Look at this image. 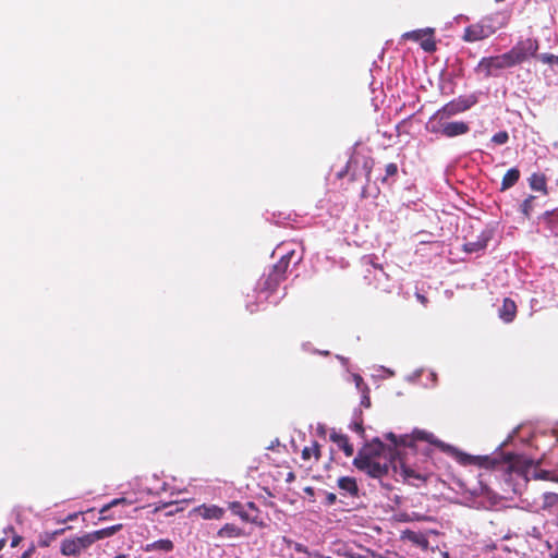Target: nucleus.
Here are the masks:
<instances>
[{
  "instance_id": "39",
  "label": "nucleus",
  "mask_w": 558,
  "mask_h": 558,
  "mask_svg": "<svg viewBox=\"0 0 558 558\" xmlns=\"http://www.w3.org/2000/svg\"><path fill=\"white\" fill-rule=\"evenodd\" d=\"M69 529H71V527H70V526H68V527L59 529V530H56V531H53V532H51V533H52V535H53V536H54V538H56L57 536H59V535L63 534V533H64L66 530H69Z\"/></svg>"
},
{
  "instance_id": "38",
  "label": "nucleus",
  "mask_w": 558,
  "mask_h": 558,
  "mask_svg": "<svg viewBox=\"0 0 558 558\" xmlns=\"http://www.w3.org/2000/svg\"><path fill=\"white\" fill-rule=\"evenodd\" d=\"M21 541V536L14 535L11 541V547H16Z\"/></svg>"
},
{
  "instance_id": "10",
  "label": "nucleus",
  "mask_w": 558,
  "mask_h": 558,
  "mask_svg": "<svg viewBox=\"0 0 558 558\" xmlns=\"http://www.w3.org/2000/svg\"><path fill=\"white\" fill-rule=\"evenodd\" d=\"M493 35V28L487 26L486 23L481 20L480 22L468 26L464 29L463 40L466 43H475L483 40Z\"/></svg>"
},
{
  "instance_id": "4",
  "label": "nucleus",
  "mask_w": 558,
  "mask_h": 558,
  "mask_svg": "<svg viewBox=\"0 0 558 558\" xmlns=\"http://www.w3.org/2000/svg\"><path fill=\"white\" fill-rule=\"evenodd\" d=\"M505 461L508 463L511 471L521 474L526 481H530L531 478H547L548 473L546 471L539 470L538 464L525 456L508 453L505 457Z\"/></svg>"
},
{
  "instance_id": "33",
  "label": "nucleus",
  "mask_w": 558,
  "mask_h": 558,
  "mask_svg": "<svg viewBox=\"0 0 558 558\" xmlns=\"http://www.w3.org/2000/svg\"><path fill=\"white\" fill-rule=\"evenodd\" d=\"M361 404L364 405L365 408H368L371 405L369 389H368V387H364L363 390H362Z\"/></svg>"
},
{
  "instance_id": "52",
  "label": "nucleus",
  "mask_w": 558,
  "mask_h": 558,
  "mask_svg": "<svg viewBox=\"0 0 558 558\" xmlns=\"http://www.w3.org/2000/svg\"><path fill=\"white\" fill-rule=\"evenodd\" d=\"M288 478H289V480H290V478H293V474H292V473H290V474L288 475Z\"/></svg>"
},
{
  "instance_id": "50",
  "label": "nucleus",
  "mask_w": 558,
  "mask_h": 558,
  "mask_svg": "<svg viewBox=\"0 0 558 558\" xmlns=\"http://www.w3.org/2000/svg\"><path fill=\"white\" fill-rule=\"evenodd\" d=\"M1 543H2V547H3L4 543H5V538L4 537H2Z\"/></svg>"
},
{
  "instance_id": "8",
  "label": "nucleus",
  "mask_w": 558,
  "mask_h": 558,
  "mask_svg": "<svg viewBox=\"0 0 558 558\" xmlns=\"http://www.w3.org/2000/svg\"><path fill=\"white\" fill-rule=\"evenodd\" d=\"M477 102V98L474 95L459 97L446 104L442 108L437 110L435 113H439L442 117H452L460 112L466 111Z\"/></svg>"
},
{
  "instance_id": "15",
  "label": "nucleus",
  "mask_w": 558,
  "mask_h": 558,
  "mask_svg": "<svg viewBox=\"0 0 558 558\" xmlns=\"http://www.w3.org/2000/svg\"><path fill=\"white\" fill-rule=\"evenodd\" d=\"M330 439L337 444V446L344 452L347 457H351L354 453L353 446L349 442V439L345 435L332 433L330 435Z\"/></svg>"
},
{
  "instance_id": "37",
  "label": "nucleus",
  "mask_w": 558,
  "mask_h": 558,
  "mask_svg": "<svg viewBox=\"0 0 558 558\" xmlns=\"http://www.w3.org/2000/svg\"><path fill=\"white\" fill-rule=\"evenodd\" d=\"M337 500V496L333 493H327L326 494V504L327 505H333Z\"/></svg>"
},
{
  "instance_id": "51",
  "label": "nucleus",
  "mask_w": 558,
  "mask_h": 558,
  "mask_svg": "<svg viewBox=\"0 0 558 558\" xmlns=\"http://www.w3.org/2000/svg\"><path fill=\"white\" fill-rule=\"evenodd\" d=\"M430 376L433 377V379L436 378V374L435 373H430Z\"/></svg>"
},
{
  "instance_id": "11",
  "label": "nucleus",
  "mask_w": 558,
  "mask_h": 558,
  "mask_svg": "<svg viewBox=\"0 0 558 558\" xmlns=\"http://www.w3.org/2000/svg\"><path fill=\"white\" fill-rule=\"evenodd\" d=\"M226 513V510L216 505H206L195 507L191 514H197L204 520H221Z\"/></svg>"
},
{
  "instance_id": "13",
  "label": "nucleus",
  "mask_w": 558,
  "mask_h": 558,
  "mask_svg": "<svg viewBox=\"0 0 558 558\" xmlns=\"http://www.w3.org/2000/svg\"><path fill=\"white\" fill-rule=\"evenodd\" d=\"M539 222L546 226L551 235L558 236V209L546 211L539 217Z\"/></svg>"
},
{
  "instance_id": "36",
  "label": "nucleus",
  "mask_w": 558,
  "mask_h": 558,
  "mask_svg": "<svg viewBox=\"0 0 558 558\" xmlns=\"http://www.w3.org/2000/svg\"><path fill=\"white\" fill-rule=\"evenodd\" d=\"M529 535L534 537V538H537L539 539L542 537V532L541 530L537 527V526H533L530 531H529Z\"/></svg>"
},
{
  "instance_id": "28",
  "label": "nucleus",
  "mask_w": 558,
  "mask_h": 558,
  "mask_svg": "<svg viewBox=\"0 0 558 558\" xmlns=\"http://www.w3.org/2000/svg\"><path fill=\"white\" fill-rule=\"evenodd\" d=\"M284 542H286L290 547H292L295 551H298V553H303V554H305V555H307V554H308V549H307V547H306V546H304L303 544H301V543H296V542H292V541L287 539V538H284Z\"/></svg>"
},
{
  "instance_id": "1",
  "label": "nucleus",
  "mask_w": 558,
  "mask_h": 558,
  "mask_svg": "<svg viewBox=\"0 0 558 558\" xmlns=\"http://www.w3.org/2000/svg\"><path fill=\"white\" fill-rule=\"evenodd\" d=\"M395 452L378 439L366 445L354 458L353 464L372 477L380 478L388 473Z\"/></svg>"
},
{
  "instance_id": "29",
  "label": "nucleus",
  "mask_w": 558,
  "mask_h": 558,
  "mask_svg": "<svg viewBox=\"0 0 558 558\" xmlns=\"http://www.w3.org/2000/svg\"><path fill=\"white\" fill-rule=\"evenodd\" d=\"M415 438L421 439V440H426L430 444H439L438 441L435 440L433 434H429V433H426L423 430L415 432Z\"/></svg>"
},
{
  "instance_id": "40",
  "label": "nucleus",
  "mask_w": 558,
  "mask_h": 558,
  "mask_svg": "<svg viewBox=\"0 0 558 558\" xmlns=\"http://www.w3.org/2000/svg\"><path fill=\"white\" fill-rule=\"evenodd\" d=\"M353 429L359 433V434H363L364 429H363V426L361 423H354L353 424Z\"/></svg>"
},
{
  "instance_id": "53",
  "label": "nucleus",
  "mask_w": 558,
  "mask_h": 558,
  "mask_svg": "<svg viewBox=\"0 0 558 558\" xmlns=\"http://www.w3.org/2000/svg\"><path fill=\"white\" fill-rule=\"evenodd\" d=\"M323 558H331V557H329V556H324Z\"/></svg>"
},
{
  "instance_id": "30",
  "label": "nucleus",
  "mask_w": 558,
  "mask_h": 558,
  "mask_svg": "<svg viewBox=\"0 0 558 558\" xmlns=\"http://www.w3.org/2000/svg\"><path fill=\"white\" fill-rule=\"evenodd\" d=\"M54 539L56 538L52 535V533H45L44 535L40 536L39 544L43 547H48Z\"/></svg>"
},
{
  "instance_id": "18",
  "label": "nucleus",
  "mask_w": 558,
  "mask_h": 558,
  "mask_svg": "<svg viewBox=\"0 0 558 558\" xmlns=\"http://www.w3.org/2000/svg\"><path fill=\"white\" fill-rule=\"evenodd\" d=\"M520 179V171L518 168L509 169L502 178L501 181V191H506L512 187Z\"/></svg>"
},
{
  "instance_id": "46",
  "label": "nucleus",
  "mask_w": 558,
  "mask_h": 558,
  "mask_svg": "<svg viewBox=\"0 0 558 558\" xmlns=\"http://www.w3.org/2000/svg\"><path fill=\"white\" fill-rule=\"evenodd\" d=\"M114 558H129L126 555H118Z\"/></svg>"
},
{
  "instance_id": "21",
  "label": "nucleus",
  "mask_w": 558,
  "mask_h": 558,
  "mask_svg": "<svg viewBox=\"0 0 558 558\" xmlns=\"http://www.w3.org/2000/svg\"><path fill=\"white\" fill-rule=\"evenodd\" d=\"M401 475L408 482H411V481L424 482L426 480L423 474L414 471L413 469H411L410 466H408L405 464L401 465Z\"/></svg>"
},
{
  "instance_id": "35",
  "label": "nucleus",
  "mask_w": 558,
  "mask_h": 558,
  "mask_svg": "<svg viewBox=\"0 0 558 558\" xmlns=\"http://www.w3.org/2000/svg\"><path fill=\"white\" fill-rule=\"evenodd\" d=\"M131 504H132V501H130V500H128L126 498H123V497L116 498V499L110 501V506H113V507L119 506V505H131Z\"/></svg>"
},
{
  "instance_id": "9",
  "label": "nucleus",
  "mask_w": 558,
  "mask_h": 558,
  "mask_svg": "<svg viewBox=\"0 0 558 558\" xmlns=\"http://www.w3.org/2000/svg\"><path fill=\"white\" fill-rule=\"evenodd\" d=\"M434 34L433 28H424V29H415L403 34L404 39H411L414 41H421V47L426 52H433L436 49V44L432 38V35Z\"/></svg>"
},
{
  "instance_id": "43",
  "label": "nucleus",
  "mask_w": 558,
  "mask_h": 558,
  "mask_svg": "<svg viewBox=\"0 0 558 558\" xmlns=\"http://www.w3.org/2000/svg\"><path fill=\"white\" fill-rule=\"evenodd\" d=\"M111 508H113V506H110V502L105 505L101 509H100V514H105L107 511H109Z\"/></svg>"
},
{
  "instance_id": "12",
  "label": "nucleus",
  "mask_w": 558,
  "mask_h": 558,
  "mask_svg": "<svg viewBox=\"0 0 558 558\" xmlns=\"http://www.w3.org/2000/svg\"><path fill=\"white\" fill-rule=\"evenodd\" d=\"M510 17H511L510 12L501 11V12H496L494 14L487 15V16L483 17L482 20L484 23H486L487 26L493 28V34H494L496 31L505 27L509 23Z\"/></svg>"
},
{
  "instance_id": "25",
  "label": "nucleus",
  "mask_w": 558,
  "mask_h": 558,
  "mask_svg": "<svg viewBox=\"0 0 558 558\" xmlns=\"http://www.w3.org/2000/svg\"><path fill=\"white\" fill-rule=\"evenodd\" d=\"M312 456H315L316 459L320 456L318 445L316 442H314L312 447H305L302 450V458L304 460H308Z\"/></svg>"
},
{
  "instance_id": "42",
  "label": "nucleus",
  "mask_w": 558,
  "mask_h": 558,
  "mask_svg": "<svg viewBox=\"0 0 558 558\" xmlns=\"http://www.w3.org/2000/svg\"><path fill=\"white\" fill-rule=\"evenodd\" d=\"M551 558H558V542L555 544L553 551L550 553Z\"/></svg>"
},
{
  "instance_id": "19",
  "label": "nucleus",
  "mask_w": 558,
  "mask_h": 558,
  "mask_svg": "<svg viewBox=\"0 0 558 558\" xmlns=\"http://www.w3.org/2000/svg\"><path fill=\"white\" fill-rule=\"evenodd\" d=\"M220 538H236L242 536V530L234 524L227 523L218 532Z\"/></svg>"
},
{
  "instance_id": "5",
  "label": "nucleus",
  "mask_w": 558,
  "mask_h": 558,
  "mask_svg": "<svg viewBox=\"0 0 558 558\" xmlns=\"http://www.w3.org/2000/svg\"><path fill=\"white\" fill-rule=\"evenodd\" d=\"M293 256V252L287 253L281 256L280 260L274 265L271 272L266 277L262 278L258 282L259 298L267 300L269 292L274 291L286 272L289 260Z\"/></svg>"
},
{
  "instance_id": "45",
  "label": "nucleus",
  "mask_w": 558,
  "mask_h": 558,
  "mask_svg": "<svg viewBox=\"0 0 558 558\" xmlns=\"http://www.w3.org/2000/svg\"><path fill=\"white\" fill-rule=\"evenodd\" d=\"M417 300H418L421 303H423V304H425V303H426V301H427V300H426V298H425L424 295H422V294H417Z\"/></svg>"
},
{
  "instance_id": "49",
  "label": "nucleus",
  "mask_w": 558,
  "mask_h": 558,
  "mask_svg": "<svg viewBox=\"0 0 558 558\" xmlns=\"http://www.w3.org/2000/svg\"><path fill=\"white\" fill-rule=\"evenodd\" d=\"M305 492H307V493H311V494H312V493H313V488L307 487V488L305 489Z\"/></svg>"
},
{
  "instance_id": "16",
  "label": "nucleus",
  "mask_w": 558,
  "mask_h": 558,
  "mask_svg": "<svg viewBox=\"0 0 558 558\" xmlns=\"http://www.w3.org/2000/svg\"><path fill=\"white\" fill-rule=\"evenodd\" d=\"M338 487L350 496H356L359 488L354 477L342 476L338 480Z\"/></svg>"
},
{
  "instance_id": "24",
  "label": "nucleus",
  "mask_w": 558,
  "mask_h": 558,
  "mask_svg": "<svg viewBox=\"0 0 558 558\" xmlns=\"http://www.w3.org/2000/svg\"><path fill=\"white\" fill-rule=\"evenodd\" d=\"M534 201H535V196L531 195L527 198H525L523 201V203L521 204V211L523 213L524 216L529 217L531 215V213L533 211Z\"/></svg>"
},
{
  "instance_id": "2",
  "label": "nucleus",
  "mask_w": 558,
  "mask_h": 558,
  "mask_svg": "<svg viewBox=\"0 0 558 558\" xmlns=\"http://www.w3.org/2000/svg\"><path fill=\"white\" fill-rule=\"evenodd\" d=\"M122 529V524H116L101 530L85 533L81 536L65 538L61 542L60 553L65 557H78L97 541L110 537Z\"/></svg>"
},
{
  "instance_id": "48",
  "label": "nucleus",
  "mask_w": 558,
  "mask_h": 558,
  "mask_svg": "<svg viewBox=\"0 0 558 558\" xmlns=\"http://www.w3.org/2000/svg\"><path fill=\"white\" fill-rule=\"evenodd\" d=\"M400 444L405 445L407 444V438H402Z\"/></svg>"
},
{
  "instance_id": "47",
  "label": "nucleus",
  "mask_w": 558,
  "mask_h": 558,
  "mask_svg": "<svg viewBox=\"0 0 558 558\" xmlns=\"http://www.w3.org/2000/svg\"><path fill=\"white\" fill-rule=\"evenodd\" d=\"M13 533V530L12 529H9V530H4V534L7 535L8 533Z\"/></svg>"
},
{
  "instance_id": "41",
  "label": "nucleus",
  "mask_w": 558,
  "mask_h": 558,
  "mask_svg": "<svg viewBox=\"0 0 558 558\" xmlns=\"http://www.w3.org/2000/svg\"><path fill=\"white\" fill-rule=\"evenodd\" d=\"M387 438H388V439H389V440H390L395 446H397V445H398L397 437H396V435H395V434H392V433L387 434Z\"/></svg>"
},
{
  "instance_id": "17",
  "label": "nucleus",
  "mask_w": 558,
  "mask_h": 558,
  "mask_svg": "<svg viewBox=\"0 0 558 558\" xmlns=\"http://www.w3.org/2000/svg\"><path fill=\"white\" fill-rule=\"evenodd\" d=\"M402 538L408 539L422 548H427V546H428V539L426 538V536L424 534L417 533V532H414L411 530L404 531L402 533Z\"/></svg>"
},
{
  "instance_id": "20",
  "label": "nucleus",
  "mask_w": 558,
  "mask_h": 558,
  "mask_svg": "<svg viewBox=\"0 0 558 558\" xmlns=\"http://www.w3.org/2000/svg\"><path fill=\"white\" fill-rule=\"evenodd\" d=\"M173 549V543L170 539H158L156 542L149 543L144 547V550L149 553L154 550L160 551H171Z\"/></svg>"
},
{
  "instance_id": "23",
  "label": "nucleus",
  "mask_w": 558,
  "mask_h": 558,
  "mask_svg": "<svg viewBox=\"0 0 558 558\" xmlns=\"http://www.w3.org/2000/svg\"><path fill=\"white\" fill-rule=\"evenodd\" d=\"M532 190L546 192V182L543 177L533 174L530 180Z\"/></svg>"
},
{
  "instance_id": "22",
  "label": "nucleus",
  "mask_w": 558,
  "mask_h": 558,
  "mask_svg": "<svg viewBox=\"0 0 558 558\" xmlns=\"http://www.w3.org/2000/svg\"><path fill=\"white\" fill-rule=\"evenodd\" d=\"M488 238L484 236L477 241H470L464 244V251L468 253H476L484 250L487 246Z\"/></svg>"
},
{
  "instance_id": "6",
  "label": "nucleus",
  "mask_w": 558,
  "mask_h": 558,
  "mask_svg": "<svg viewBox=\"0 0 558 558\" xmlns=\"http://www.w3.org/2000/svg\"><path fill=\"white\" fill-rule=\"evenodd\" d=\"M538 50V40L535 38H525L519 40L509 51L508 59L512 66L519 65L536 56Z\"/></svg>"
},
{
  "instance_id": "34",
  "label": "nucleus",
  "mask_w": 558,
  "mask_h": 558,
  "mask_svg": "<svg viewBox=\"0 0 558 558\" xmlns=\"http://www.w3.org/2000/svg\"><path fill=\"white\" fill-rule=\"evenodd\" d=\"M385 171H386V178H385L384 180H386L388 177H392V175L397 174V172H398V167H397V165H396V163H392V162H391V163H388V165L386 166Z\"/></svg>"
},
{
  "instance_id": "7",
  "label": "nucleus",
  "mask_w": 558,
  "mask_h": 558,
  "mask_svg": "<svg viewBox=\"0 0 558 558\" xmlns=\"http://www.w3.org/2000/svg\"><path fill=\"white\" fill-rule=\"evenodd\" d=\"M512 68L510 60L508 59L507 53H502L494 57H485L482 58L478 62L475 71L478 73H483L486 77L496 76L497 71Z\"/></svg>"
},
{
  "instance_id": "31",
  "label": "nucleus",
  "mask_w": 558,
  "mask_h": 558,
  "mask_svg": "<svg viewBox=\"0 0 558 558\" xmlns=\"http://www.w3.org/2000/svg\"><path fill=\"white\" fill-rule=\"evenodd\" d=\"M351 377H352V379H353V381L355 384L356 389L362 393L363 388L367 387L364 384L363 378L359 374H352Z\"/></svg>"
},
{
  "instance_id": "26",
  "label": "nucleus",
  "mask_w": 558,
  "mask_h": 558,
  "mask_svg": "<svg viewBox=\"0 0 558 558\" xmlns=\"http://www.w3.org/2000/svg\"><path fill=\"white\" fill-rule=\"evenodd\" d=\"M509 141V134L506 131H500L493 135L492 142L496 145H504Z\"/></svg>"
},
{
  "instance_id": "3",
  "label": "nucleus",
  "mask_w": 558,
  "mask_h": 558,
  "mask_svg": "<svg viewBox=\"0 0 558 558\" xmlns=\"http://www.w3.org/2000/svg\"><path fill=\"white\" fill-rule=\"evenodd\" d=\"M451 117L434 113L426 123V130L436 135L454 137L469 132V125L463 121H449Z\"/></svg>"
},
{
  "instance_id": "44",
  "label": "nucleus",
  "mask_w": 558,
  "mask_h": 558,
  "mask_svg": "<svg viewBox=\"0 0 558 558\" xmlns=\"http://www.w3.org/2000/svg\"><path fill=\"white\" fill-rule=\"evenodd\" d=\"M307 556L308 557H314V558H323L324 557V555H322V554H319L317 551H314V553L308 551Z\"/></svg>"
},
{
  "instance_id": "32",
  "label": "nucleus",
  "mask_w": 558,
  "mask_h": 558,
  "mask_svg": "<svg viewBox=\"0 0 558 558\" xmlns=\"http://www.w3.org/2000/svg\"><path fill=\"white\" fill-rule=\"evenodd\" d=\"M230 508L235 514L240 515L243 520H248L247 513L240 510L241 505L239 502L231 504Z\"/></svg>"
},
{
  "instance_id": "27",
  "label": "nucleus",
  "mask_w": 558,
  "mask_h": 558,
  "mask_svg": "<svg viewBox=\"0 0 558 558\" xmlns=\"http://www.w3.org/2000/svg\"><path fill=\"white\" fill-rule=\"evenodd\" d=\"M538 59L545 64H553L558 66V56L550 53H542Z\"/></svg>"
},
{
  "instance_id": "14",
  "label": "nucleus",
  "mask_w": 558,
  "mask_h": 558,
  "mask_svg": "<svg viewBox=\"0 0 558 558\" xmlns=\"http://www.w3.org/2000/svg\"><path fill=\"white\" fill-rule=\"evenodd\" d=\"M517 314V305L515 303L510 299H505L502 306L499 310V317L505 323H511Z\"/></svg>"
}]
</instances>
